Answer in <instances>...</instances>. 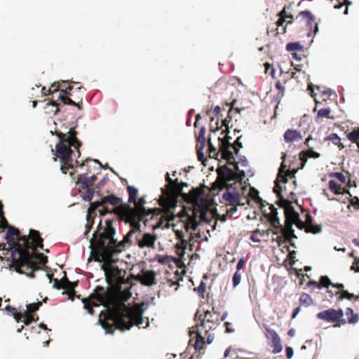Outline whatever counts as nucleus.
<instances>
[{
  "label": "nucleus",
  "mask_w": 359,
  "mask_h": 359,
  "mask_svg": "<svg viewBox=\"0 0 359 359\" xmlns=\"http://www.w3.org/2000/svg\"><path fill=\"white\" fill-rule=\"evenodd\" d=\"M130 287L124 289L123 291L121 290V292H118V289L115 291L111 290L106 291L103 287L97 286L93 293L88 298L82 299L84 308L90 315L94 314V306H98L100 304L107 308L115 306L114 309L108 311L103 319L99 320L102 327L107 333L112 334L115 329L121 331L128 330L133 325L139 328H145L149 326L148 321L145 326L142 325L144 323L142 305L138 304L128 307L122 303L116 306L118 299L127 301L131 297Z\"/></svg>",
  "instance_id": "obj_1"
},
{
  "label": "nucleus",
  "mask_w": 359,
  "mask_h": 359,
  "mask_svg": "<svg viewBox=\"0 0 359 359\" xmlns=\"http://www.w3.org/2000/svg\"><path fill=\"white\" fill-rule=\"evenodd\" d=\"M117 216L121 221L129 223L131 226L130 231L124 236L122 241L118 242L114 238L116 229L112 226V221L110 219L106 220V225L103 232L98 233V231H95L90 240L91 243L101 252L104 258L108 259H111L115 254L122 252L125 248L126 243H132L130 238L135 231H141L140 222L135 219L133 221L132 219L130 220L129 218H125L121 215Z\"/></svg>",
  "instance_id": "obj_2"
},
{
  "label": "nucleus",
  "mask_w": 359,
  "mask_h": 359,
  "mask_svg": "<svg viewBox=\"0 0 359 359\" xmlns=\"http://www.w3.org/2000/svg\"><path fill=\"white\" fill-rule=\"evenodd\" d=\"M194 320L197 321L195 326L189 331V345H193L196 351L204 348L205 344H211L215 339L214 330L220 323L219 314L214 311H206L204 314H200L198 311Z\"/></svg>",
  "instance_id": "obj_3"
},
{
  "label": "nucleus",
  "mask_w": 359,
  "mask_h": 359,
  "mask_svg": "<svg viewBox=\"0 0 359 359\" xmlns=\"http://www.w3.org/2000/svg\"><path fill=\"white\" fill-rule=\"evenodd\" d=\"M236 173L231 168L226 165L221 166L217 169L218 179L213 184V189L216 187L219 190L226 189L222 194V198L227 205H245L240 201L238 189L242 188L241 181L245 178L244 170Z\"/></svg>",
  "instance_id": "obj_4"
},
{
  "label": "nucleus",
  "mask_w": 359,
  "mask_h": 359,
  "mask_svg": "<svg viewBox=\"0 0 359 359\" xmlns=\"http://www.w3.org/2000/svg\"><path fill=\"white\" fill-rule=\"evenodd\" d=\"M6 240L11 248L14 249L11 252V257H16V255H21V257L27 262L30 260L29 250L31 248L34 250L36 248L43 249V239L39 232L34 229L29 230L28 236H20L18 229L8 226Z\"/></svg>",
  "instance_id": "obj_5"
},
{
  "label": "nucleus",
  "mask_w": 359,
  "mask_h": 359,
  "mask_svg": "<svg viewBox=\"0 0 359 359\" xmlns=\"http://www.w3.org/2000/svg\"><path fill=\"white\" fill-rule=\"evenodd\" d=\"M60 141L55 146V157H80L81 142L78 140L77 132L71 128L67 133L55 132Z\"/></svg>",
  "instance_id": "obj_6"
},
{
  "label": "nucleus",
  "mask_w": 359,
  "mask_h": 359,
  "mask_svg": "<svg viewBox=\"0 0 359 359\" xmlns=\"http://www.w3.org/2000/svg\"><path fill=\"white\" fill-rule=\"evenodd\" d=\"M135 207L132 208L128 205H122L116 208H114V212L116 215L123 216L125 218L127 217L130 220L131 219L134 221L137 220L141 222L144 217L149 216L153 213L156 210L154 209H146L144 205L146 204L145 196H142L133 203Z\"/></svg>",
  "instance_id": "obj_7"
},
{
  "label": "nucleus",
  "mask_w": 359,
  "mask_h": 359,
  "mask_svg": "<svg viewBox=\"0 0 359 359\" xmlns=\"http://www.w3.org/2000/svg\"><path fill=\"white\" fill-rule=\"evenodd\" d=\"M29 254L30 255V260L26 261L21 257V255H18V257L16 258V257L12 258V262L14 266L15 267L16 271L20 273H24L22 269L25 268L27 270L31 269V271L29 273H27V276L29 278H34V271L41 270V269H46V271L48 269V267L47 266H40L38 265V263L33 260V255L30 253V250H29Z\"/></svg>",
  "instance_id": "obj_8"
},
{
  "label": "nucleus",
  "mask_w": 359,
  "mask_h": 359,
  "mask_svg": "<svg viewBox=\"0 0 359 359\" xmlns=\"http://www.w3.org/2000/svg\"><path fill=\"white\" fill-rule=\"evenodd\" d=\"M344 311L341 309L336 310L334 309H329L317 313L316 317L319 320L336 323L334 327H340L346 323V320L343 318Z\"/></svg>",
  "instance_id": "obj_9"
},
{
  "label": "nucleus",
  "mask_w": 359,
  "mask_h": 359,
  "mask_svg": "<svg viewBox=\"0 0 359 359\" xmlns=\"http://www.w3.org/2000/svg\"><path fill=\"white\" fill-rule=\"evenodd\" d=\"M294 223L291 222L285 221V226H283L280 224V228H274L273 233L274 234H278L280 232L282 233L281 236H278L276 241L279 246L282 245L285 243H289L292 247H295L294 243L292 242V238H297V236L294 233L292 225Z\"/></svg>",
  "instance_id": "obj_10"
},
{
  "label": "nucleus",
  "mask_w": 359,
  "mask_h": 359,
  "mask_svg": "<svg viewBox=\"0 0 359 359\" xmlns=\"http://www.w3.org/2000/svg\"><path fill=\"white\" fill-rule=\"evenodd\" d=\"M293 22L297 23L304 22L305 26L309 29L308 36H311L312 34H316L318 31V24L316 22L315 17L309 11H301L295 18L293 17Z\"/></svg>",
  "instance_id": "obj_11"
},
{
  "label": "nucleus",
  "mask_w": 359,
  "mask_h": 359,
  "mask_svg": "<svg viewBox=\"0 0 359 359\" xmlns=\"http://www.w3.org/2000/svg\"><path fill=\"white\" fill-rule=\"evenodd\" d=\"M241 137H237L234 144L229 142L230 137L226 135L224 138L219 137V151L222 153L221 157H233V154L231 149H233L235 154L238 155L239 149L242 147V144L240 142Z\"/></svg>",
  "instance_id": "obj_12"
},
{
  "label": "nucleus",
  "mask_w": 359,
  "mask_h": 359,
  "mask_svg": "<svg viewBox=\"0 0 359 359\" xmlns=\"http://www.w3.org/2000/svg\"><path fill=\"white\" fill-rule=\"evenodd\" d=\"M133 278L142 285L151 287L156 285V273L153 270L142 269L141 273L133 276Z\"/></svg>",
  "instance_id": "obj_13"
},
{
  "label": "nucleus",
  "mask_w": 359,
  "mask_h": 359,
  "mask_svg": "<svg viewBox=\"0 0 359 359\" xmlns=\"http://www.w3.org/2000/svg\"><path fill=\"white\" fill-rule=\"evenodd\" d=\"M265 328V336L266 338L270 341L269 345L273 348L272 352L273 353H280L283 350V346L281 344V340L278 333L267 326Z\"/></svg>",
  "instance_id": "obj_14"
},
{
  "label": "nucleus",
  "mask_w": 359,
  "mask_h": 359,
  "mask_svg": "<svg viewBox=\"0 0 359 359\" xmlns=\"http://www.w3.org/2000/svg\"><path fill=\"white\" fill-rule=\"evenodd\" d=\"M102 200L103 201L104 208L99 210L100 215L101 216H104L107 213H114V208L111 210H109L107 206L106 205L107 203H109L110 205H114L116 207H118L120 205H122V198L116 196L114 194L106 196L103 198H102Z\"/></svg>",
  "instance_id": "obj_15"
},
{
  "label": "nucleus",
  "mask_w": 359,
  "mask_h": 359,
  "mask_svg": "<svg viewBox=\"0 0 359 359\" xmlns=\"http://www.w3.org/2000/svg\"><path fill=\"white\" fill-rule=\"evenodd\" d=\"M290 158H283V162L279 168L278 173L277 175L276 180L278 182L286 183L287 182V176L290 174H293L294 175L297 172V169L292 168L290 165H287V163H290Z\"/></svg>",
  "instance_id": "obj_16"
},
{
  "label": "nucleus",
  "mask_w": 359,
  "mask_h": 359,
  "mask_svg": "<svg viewBox=\"0 0 359 359\" xmlns=\"http://www.w3.org/2000/svg\"><path fill=\"white\" fill-rule=\"evenodd\" d=\"M165 180L168 182L166 191L163 189L164 194L179 196L182 193V184H179L177 179L173 180L170 177L169 173H166Z\"/></svg>",
  "instance_id": "obj_17"
},
{
  "label": "nucleus",
  "mask_w": 359,
  "mask_h": 359,
  "mask_svg": "<svg viewBox=\"0 0 359 359\" xmlns=\"http://www.w3.org/2000/svg\"><path fill=\"white\" fill-rule=\"evenodd\" d=\"M79 163L77 158H60V170L64 174L69 173L72 176Z\"/></svg>",
  "instance_id": "obj_18"
},
{
  "label": "nucleus",
  "mask_w": 359,
  "mask_h": 359,
  "mask_svg": "<svg viewBox=\"0 0 359 359\" xmlns=\"http://www.w3.org/2000/svg\"><path fill=\"white\" fill-rule=\"evenodd\" d=\"M157 237L155 234L150 233H145L143 234L142 238L137 241V245L140 248H155V243Z\"/></svg>",
  "instance_id": "obj_19"
},
{
  "label": "nucleus",
  "mask_w": 359,
  "mask_h": 359,
  "mask_svg": "<svg viewBox=\"0 0 359 359\" xmlns=\"http://www.w3.org/2000/svg\"><path fill=\"white\" fill-rule=\"evenodd\" d=\"M223 160H226V163L232 165L233 168H231L236 173L240 172L239 171L244 170L245 174L250 171L248 168V161L247 158H239L240 161L236 162V158H222Z\"/></svg>",
  "instance_id": "obj_20"
},
{
  "label": "nucleus",
  "mask_w": 359,
  "mask_h": 359,
  "mask_svg": "<svg viewBox=\"0 0 359 359\" xmlns=\"http://www.w3.org/2000/svg\"><path fill=\"white\" fill-rule=\"evenodd\" d=\"M205 128L202 127L200 129L198 135L197 137V142L196 145L197 157H205L203 153V149L205 147Z\"/></svg>",
  "instance_id": "obj_21"
},
{
  "label": "nucleus",
  "mask_w": 359,
  "mask_h": 359,
  "mask_svg": "<svg viewBox=\"0 0 359 359\" xmlns=\"http://www.w3.org/2000/svg\"><path fill=\"white\" fill-rule=\"evenodd\" d=\"M303 135L299 131L289 128L283 134V140L287 144H292L294 142L302 140Z\"/></svg>",
  "instance_id": "obj_22"
},
{
  "label": "nucleus",
  "mask_w": 359,
  "mask_h": 359,
  "mask_svg": "<svg viewBox=\"0 0 359 359\" xmlns=\"http://www.w3.org/2000/svg\"><path fill=\"white\" fill-rule=\"evenodd\" d=\"M106 276L107 282L109 284H111L116 279L121 278L122 276V271L118 267L110 266L107 269L102 266Z\"/></svg>",
  "instance_id": "obj_23"
},
{
  "label": "nucleus",
  "mask_w": 359,
  "mask_h": 359,
  "mask_svg": "<svg viewBox=\"0 0 359 359\" xmlns=\"http://www.w3.org/2000/svg\"><path fill=\"white\" fill-rule=\"evenodd\" d=\"M332 286L333 287H336L340 290H342L341 291H337L336 292V295L340 294L339 297V300H342L343 299H347L348 300L355 299V301L359 300V294L355 295L353 293L348 292L347 290H344V285L342 283H332Z\"/></svg>",
  "instance_id": "obj_24"
},
{
  "label": "nucleus",
  "mask_w": 359,
  "mask_h": 359,
  "mask_svg": "<svg viewBox=\"0 0 359 359\" xmlns=\"http://www.w3.org/2000/svg\"><path fill=\"white\" fill-rule=\"evenodd\" d=\"M290 8H292V5L285 6L283 8V9L279 13V19L276 22L278 27L283 26V24L286 22L287 19H290V20L287 21V25L293 23L292 14H287V10H289Z\"/></svg>",
  "instance_id": "obj_25"
},
{
  "label": "nucleus",
  "mask_w": 359,
  "mask_h": 359,
  "mask_svg": "<svg viewBox=\"0 0 359 359\" xmlns=\"http://www.w3.org/2000/svg\"><path fill=\"white\" fill-rule=\"evenodd\" d=\"M269 209L270 212L265 214L266 217L273 228H280V223L278 217L277 209L273 205H270Z\"/></svg>",
  "instance_id": "obj_26"
},
{
  "label": "nucleus",
  "mask_w": 359,
  "mask_h": 359,
  "mask_svg": "<svg viewBox=\"0 0 359 359\" xmlns=\"http://www.w3.org/2000/svg\"><path fill=\"white\" fill-rule=\"evenodd\" d=\"M305 225H306V233H318L321 231L322 228L321 226L319 224H313V217L310 215V213L307 212L306 215V219H305Z\"/></svg>",
  "instance_id": "obj_27"
},
{
  "label": "nucleus",
  "mask_w": 359,
  "mask_h": 359,
  "mask_svg": "<svg viewBox=\"0 0 359 359\" xmlns=\"http://www.w3.org/2000/svg\"><path fill=\"white\" fill-rule=\"evenodd\" d=\"M97 177L95 175L87 177L86 175H80L77 179V184H79L80 188L85 189L86 187H93Z\"/></svg>",
  "instance_id": "obj_28"
},
{
  "label": "nucleus",
  "mask_w": 359,
  "mask_h": 359,
  "mask_svg": "<svg viewBox=\"0 0 359 359\" xmlns=\"http://www.w3.org/2000/svg\"><path fill=\"white\" fill-rule=\"evenodd\" d=\"M71 93L67 90L60 91L58 99L60 100L64 104H68L72 106H76L79 109H81L82 103H76L72 99L69 98Z\"/></svg>",
  "instance_id": "obj_29"
},
{
  "label": "nucleus",
  "mask_w": 359,
  "mask_h": 359,
  "mask_svg": "<svg viewBox=\"0 0 359 359\" xmlns=\"http://www.w3.org/2000/svg\"><path fill=\"white\" fill-rule=\"evenodd\" d=\"M345 315L346 316V319H345L346 323L354 325L359 322V315L355 313L352 308L347 307L345 309Z\"/></svg>",
  "instance_id": "obj_30"
},
{
  "label": "nucleus",
  "mask_w": 359,
  "mask_h": 359,
  "mask_svg": "<svg viewBox=\"0 0 359 359\" xmlns=\"http://www.w3.org/2000/svg\"><path fill=\"white\" fill-rule=\"evenodd\" d=\"M285 221L291 222L292 223L296 222L299 219V215L295 211L294 207H289L285 211Z\"/></svg>",
  "instance_id": "obj_31"
},
{
  "label": "nucleus",
  "mask_w": 359,
  "mask_h": 359,
  "mask_svg": "<svg viewBox=\"0 0 359 359\" xmlns=\"http://www.w3.org/2000/svg\"><path fill=\"white\" fill-rule=\"evenodd\" d=\"M240 112V110L238 109H236L235 110L233 109V107H231L229 111H228V115L222 121V126H225L226 127V130H223L222 131V133H228L229 132V123H230V121H231L232 119V114L233 113H239Z\"/></svg>",
  "instance_id": "obj_32"
},
{
  "label": "nucleus",
  "mask_w": 359,
  "mask_h": 359,
  "mask_svg": "<svg viewBox=\"0 0 359 359\" xmlns=\"http://www.w3.org/2000/svg\"><path fill=\"white\" fill-rule=\"evenodd\" d=\"M36 248H36L34 250H33L32 248L30 249V253H32L33 255V260H34V261H35V259L39 260V264L44 266L48 262V257L42 253L34 252V251L36 250Z\"/></svg>",
  "instance_id": "obj_33"
},
{
  "label": "nucleus",
  "mask_w": 359,
  "mask_h": 359,
  "mask_svg": "<svg viewBox=\"0 0 359 359\" xmlns=\"http://www.w3.org/2000/svg\"><path fill=\"white\" fill-rule=\"evenodd\" d=\"M329 189L335 194H344L345 190L334 180H330Z\"/></svg>",
  "instance_id": "obj_34"
},
{
  "label": "nucleus",
  "mask_w": 359,
  "mask_h": 359,
  "mask_svg": "<svg viewBox=\"0 0 359 359\" xmlns=\"http://www.w3.org/2000/svg\"><path fill=\"white\" fill-rule=\"evenodd\" d=\"M205 194V191L203 187H199L196 189H193L190 193V197L193 201H198Z\"/></svg>",
  "instance_id": "obj_35"
},
{
  "label": "nucleus",
  "mask_w": 359,
  "mask_h": 359,
  "mask_svg": "<svg viewBox=\"0 0 359 359\" xmlns=\"http://www.w3.org/2000/svg\"><path fill=\"white\" fill-rule=\"evenodd\" d=\"M249 196L255 201L256 204H258L262 208L264 205V201L259 197V192L255 189H251L250 191Z\"/></svg>",
  "instance_id": "obj_36"
},
{
  "label": "nucleus",
  "mask_w": 359,
  "mask_h": 359,
  "mask_svg": "<svg viewBox=\"0 0 359 359\" xmlns=\"http://www.w3.org/2000/svg\"><path fill=\"white\" fill-rule=\"evenodd\" d=\"M62 289L66 290L64 294L75 293L74 285H72V282L68 280L67 277L62 278Z\"/></svg>",
  "instance_id": "obj_37"
},
{
  "label": "nucleus",
  "mask_w": 359,
  "mask_h": 359,
  "mask_svg": "<svg viewBox=\"0 0 359 359\" xmlns=\"http://www.w3.org/2000/svg\"><path fill=\"white\" fill-rule=\"evenodd\" d=\"M346 137L351 142L356 143L358 148L359 149V128L347 133Z\"/></svg>",
  "instance_id": "obj_38"
},
{
  "label": "nucleus",
  "mask_w": 359,
  "mask_h": 359,
  "mask_svg": "<svg viewBox=\"0 0 359 359\" xmlns=\"http://www.w3.org/2000/svg\"><path fill=\"white\" fill-rule=\"evenodd\" d=\"M128 194V202L130 203L135 202L137 198L138 190L134 187L128 186L127 188Z\"/></svg>",
  "instance_id": "obj_39"
},
{
  "label": "nucleus",
  "mask_w": 359,
  "mask_h": 359,
  "mask_svg": "<svg viewBox=\"0 0 359 359\" xmlns=\"http://www.w3.org/2000/svg\"><path fill=\"white\" fill-rule=\"evenodd\" d=\"M265 235L264 231H260L259 229H256L252 232L250 236V240L255 243H259L261 241V238Z\"/></svg>",
  "instance_id": "obj_40"
},
{
  "label": "nucleus",
  "mask_w": 359,
  "mask_h": 359,
  "mask_svg": "<svg viewBox=\"0 0 359 359\" xmlns=\"http://www.w3.org/2000/svg\"><path fill=\"white\" fill-rule=\"evenodd\" d=\"M299 302L302 304L309 306L313 304V301L311 297L307 293H302L299 297Z\"/></svg>",
  "instance_id": "obj_41"
},
{
  "label": "nucleus",
  "mask_w": 359,
  "mask_h": 359,
  "mask_svg": "<svg viewBox=\"0 0 359 359\" xmlns=\"http://www.w3.org/2000/svg\"><path fill=\"white\" fill-rule=\"evenodd\" d=\"M278 198V200L276 201V204L280 207L283 208L284 209V211H286V209L289 207H292V203L285 199L283 196H277Z\"/></svg>",
  "instance_id": "obj_42"
},
{
  "label": "nucleus",
  "mask_w": 359,
  "mask_h": 359,
  "mask_svg": "<svg viewBox=\"0 0 359 359\" xmlns=\"http://www.w3.org/2000/svg\"><path fill=\"white\" fill-rule=\"evenodd\" d=\"M320 154L316 151H313V148L309 147V149L306 151H302L299 153V157H306V158H311V157H319Z\"/></svg>",
  "instance_id": "obj_43"
},
{
  "label": "nucleus",
  "mask_w": 359,
  "mask_h": 359,
  "mask_svg": "<svg viewBox=\"0 0 359 359\" xmlns=\"http://www.w3.org/2000/svg\"><path fill=\"white\" fill-rule=\"evenodd\" d=\"M99 207L104 208L103 201L102 199L99 201L92 202L90 203V207L88 210V214H90V215H91V214H95V210Z\"/></svg>",
  "instance_id": "obj_44"
},
{
  "label": "nucleus",
  "mask_w": 359,
  "mask_h": 359,
  "mask_svg": "<svg viewBox=\"0 0 359 359\" xmlns=\"http://www.w3.org/2000/svg\"><path fill=\"white\" fill-rule=\"evenodd\" d=\"M329 140L332 141L333 144L337 145L340 149L344 147V145L341 143V138L337 134H330L329 136Z\"/></svg>",
  "instance_id": "obj_45"
},
{
  "label": "nucleus",
  "mask_w": 359,
  "mask_h": 359,
  "mask_svg": "<svg viewBox=\"0 0 359 359\" xmlns=\"http://www.w3.org/2000/svg\"><path fill=\"white\" fill-rule=\"evenodd\" d=\"M83 194V199L86 201H90L93 197L95 189L93 187H86Z\"/></svg>",
  "instance_id": "obj_46"
},
{
  "label": "nucleus",
  "mask_w": 359,
  "mask_h": 359,
  "mask_svg": "<svg viewBox=\"0 0 359 359\" xmlns=\"http://www.w3.org/2000/svg\"><path fill=\"white\" fill-rule=\"evenodd\" d=\"M219 117H211L210 123V130L212 132L218 130L220 127L219 126Z\"/></svg>",
  "instance_id": "obj_47"
},
{
  "label": "nucleus",
  "mask_w": 359,
  "mask_h": 359,
  "mask_svg": "<svg viewBox=\"0 0 359 359\" xmlns=\"http://www.w3.org/2000/svg\"><path fill=\"white\" fill-rule=\"evenodd\" d=\"M331 113L330 108L320 109L318 111L316 118H330L329 115Z\"/></svg>",
  "instance_id": "obj_48"
},
{
  "label": "nucleus",
  "mask_w": 359,
  "mask_h": 359,
  "mask_svg": "<svg viewBox=\"0 0 359 359\" xmlns=\"http://www.w3.org/2000/svg\"><path fill=\"white\" fill-rule=\"evenodd\" d=\"M114 282H116V290L118 289V292H121V285L129 284L128 279H126L123 275L121 276V278L116 279Z\"/></svg>",
  "instance_id": "obj_49"
},
{
  "label": "nucleus",
  "mask_w": 359,
  "mask_h": 359,
  "mask_svg": "<svg viewBox=\"0 0 359 359\" xmlns=\"http://www.w3.org/2000/svg\"><path fill=\"white\" fill-rule=\"evenodd\" d=\"M319 284L320 287H324L328 288L330 285H332V283L327 276H323L320 277Z\"/></svg>",
  "instance_id": "obj_50"
},
{
  "label": "nucleus",
  "mask_w": 359,
  "mask_h": 359,
  "mask_svg": "<svg viewBox=\"0 0 359 359\" xmlns=\"http://www.w3.org/2000/svg\"><path fill=\"white\" fill-rule=\"evenodd\" d=\"M302 46L299 42H294V43H288L286 45V50L287 51H294V50H302Z\"/></svg>",
  "instance_id": "obj_51"
},
{
  "label": "nucleus",
  "mask_w": 359,
  "mask_h": 359,
  "mask_svg": "<svg viewBox=\"0 0 359 359\" xmlns=\"http://www.w3.org/2000/svg\"><path fill=\"white\" fill-rule=\"evenodd\" d=\"M205 290H206V284L203 281H201L200 285H198V287L195 289V290L197 291V293L198 294V295L203 298H204V294L205 292Z\"/></svg>",
  "instance_id": "obj_52"
},
{
  "label": "nucleus",
  "mask_w": 359,
  "mask_h": 359,
  "mask_svg": "<svg viewBox=\"0 0 359 359\" xmlns=\"http://www.w3.org/2000/svg\"><path fill=\"white\" fill-rule=\"evenodd\" d=\"M86 220H87V224L86 225V231L85 232L86 235L90 231V229L93 227V224H94L93 218L91 217V215H90V214H87Z\"/></svg>",
  "instance_id": "obj_53"
},
{
  "label": "nucleus",
  "mask_w": 359,
  "mask_h": 359,
  "mask_svg": "<svg viewBox=\"0 0 359 359\" xmlns=\"http://www.w3.org/2000/svg\"><path fill=\"white\" fill-rule=\"evenodd\" d=\"M264 67H265V72H266V74H268L269 75H270L273 78H274L276 70L273 68V65H271L269 63L266 62V63L264 64Z\"/></svg>",
  "instance_id": "obj_54"
},
{
  "label": "nucleus",
  "mask_w": 359,
  "mask_h": 359,
  "mask_svg": "<svg viewBox=\"0 0 359 359\" xmlns=\"http://www.w3.org/2000/svg\"><path fill=\"white\" fill-rule=\"evenodd\" d=\"M42 305V303L41 302H38L36 303L29 304L27 306V309L31 312L33 313L37 310H39V307Z\"/></svg>",
  "instance_id": "obj_55"
},
{
  "label": "nucleus",
  "mask_w": 359,
  "mask_h": 359,
  "mask_svg": "<svg viewBox=\"0 0 359 359\" xmlns=\"http://www.w3.org/2000/svg\"><path fill=\"white\" fill-rule=\"evenodd\" d=\"M241 275L238 271H236V273L233 276L232 281L233 287H236L241 282Z\"/></svg>",
  "instance_id": "obj_56"
},
{
  "label": "nucleus",
  "mask_w": 359,
  "mask_h": 359,
  "mask_svg": "<svg viewBox=\"0 0 359 359\" xmlns=\"http://www.w3.org/2000/svg\"><path fill=\"white\" fill-rule=\"evenodd\" d=\"M276 88L278 90V97H283L284 96V87L282 86L280 81H278L275 85Z\"/></svg>",
  "instance_id": "obj_57"
},
{
  "label": "nucleus",
  "mask_w": 359,
  "mask_h": 359,
  "mask_svg": "<svg viewBox=\"0 0 359 359\" xmlns=\"http://www.w3.org/2000/svg\"><path fill=\"white\" fill-rule=\"evenodd\" d=\"M60 88H65V90L69 92L72 90L73 87L71 84L68 83L67 81H62L60 83H58ZM62 90H64L63 89Z\"/></svg>",
  "instance_id": "obj_58"
},
{
  "label": "nucleus",
  "mask_w": 359,
  "mask_h": 359,
  "mask_svg": "<svg viewBox=\"0 0 359 359\" xmlns=\"http://www.w3.org/2000/svg\"><path fill=\"white\" fill-rule=\"evenodd\" d=\"M280 182L275 181V186L273 187V192L276 194L277 196H281L282 194V187L280 185Z\"/></svg>",
  "instance_id": "obj_59"
},
{
  "label": "nucleus",
  "mask_w": 359,
  "mask_h": 359,
  "mask_svg": "<svg viewBox=\"0 0 359 359\" xmlns=\"http://www.w3.org/2000/svg\"><path fill=\"white\" fill-rule=\"evenodd\" d=\"M231 207L226 209V212L229 215V217H232L234 213L237 211V206L238 205H230Z\"/></svg>",
  "instance_id": "obj_60"
},
{
  "label": "nucleus",
  "mask_w": 359,
  "mask_h": 359,
  "mask_svg": "<svg viewBox=\"0 0 359 359\" xmlns=\"http://www.w3.org/2000/svg\"><path fill=\"white\" fill-rule=\"evenodd\" d=\"M37 320H39V316H36V319H34V316H31L29 317L24 318L22 321L24 323V324L25 325H29L33 321H37Z\"/></svg>",
  "instance_id": "obj_61"
},
{
  "label": "nucleus",
  "mask_w": 359,
  "mask_h": 359,
  "mask_svg": "<svg viewBox=\"0 0 359 359\" xmlns=\"http://www.w3.org/2000/svg\"><path fill=\"white\" fill-rule=\"evenodd\" d=\"M60 90V86L57 83H53L51 86L48 89V94H53L55 92H57Z\"/></svg>",
  "instance_id": "obj_62"
},
{
  "label": "nucleus",
  "mask_w": 359,
  "mask_h": 359,
  "mask_svg": "<svg viewBox=\"0 0 359 359\" xmlns=\"http://www.w3.org/2000/svg\"><path fill=\"white\" fill-rule=\"evenodd\" d=\"M351 269L355 272H359V258H355Z\"/></svg>",
  "instance_id": "obj_63"
},
{
  "label": "nucleus",
  "mask_w": 359,
  "mask_h": 359,
  "mask_svg": "<svg viewBox=\"0 0 359 359\" xmlns=\"http://www.w3.org/2000/svg\"><path fill=\"white\" fill-rule=\"evenodd\" d=\"M54 283H53V287L56 289H62V285H63V283H62V278L61 280H58L57 278L54 279L53 280Z\"/></svg>",
  "instance_id": "obj_64"
}]
</instances>
